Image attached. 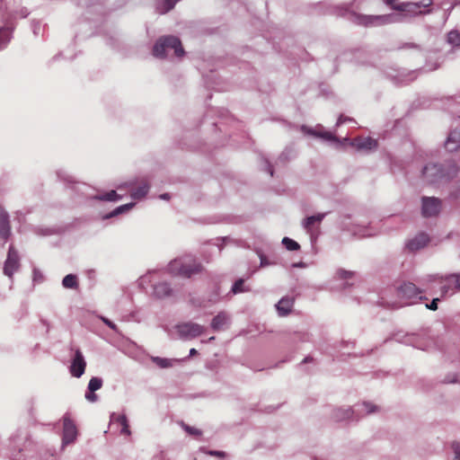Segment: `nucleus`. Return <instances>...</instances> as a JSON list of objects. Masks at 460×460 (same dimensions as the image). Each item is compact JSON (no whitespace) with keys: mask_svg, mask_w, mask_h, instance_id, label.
Here are the masks:
<instances>
[{"mask_svg":"<svg viewBox=\"0 0 460 460\" xmlns=\"http://www.w3.org/2000/svg\"><path fill=\"white\" fill-rule=\"evenodd\" d=\"M173 49L174 54L178 58H181L184 55V49L179 38L175 36H164L161 37L155 44L153 48V55L159 58L166 57V50Z\"/></svg>","mask_w":460,"mask_h":460,"instance_id":"nucleus-1","label":"nucleus"},{"mask_svg":"<svg viewBox=\"0 0 460 460\" xmlns=\"http://www.w3.org/2000/svg\"><path fill=\"white\" fill-rule=\"evenodd\" d=\"M169 270L172 274L190 278L192 275L200 273L203 270V266L195 260H190L188 261L174 260L170 263Z\"/></svg>","mask_w":460,"mask_h":460,"instance_id":"nucleus-2","label":"nucleus"},{"mask_svg":"<svg viewBox=\"0 0 460 460\" xmlns=\"http://www.w3.org/2000/svg\"><path fill=\"white\" fill-rule=\"evenodd\" d=\"M457 172V168L455 164L450 165L447 172L437 164H428L422 171L424 178L430 183L437 182L442 178H451Z\"/></svg>","mask_w":460,"mask_h":460,"instance_id":"nucleus-3","label":"nucleus"},{"mask_svg":"<svg viewBox=\"0 0 460 460\" xmlns=\"http://www.w3.org/2000/svg\"><path fill=\"white\" fill-rule=\"evenodd\" d=\"M397 296L402 299H414L420 300L427 299L426 296H421L423 291L419 288L412 282H403L396 288Z\"/></svg>","mask_w":460,"mask_h":460,"instance_id":"nucleus-4","label":"nucleus"},{"mask_svg":"<svg viewBox=\"0 0 460 460\" xmlns=\"http://www.w3.org/2000/svg\"><path fill=\"white\" fill-rule=\"evenodd\" d=\"M176 328L179 335L183 339H194L204 332L202 325L191 322L180 323Z\"/></svg>","mask_w":460,"mask_h":460,"instance_id":"nucleus-5","label":"nucleus"},{"mask_svg":"<svg viewBox=\"0 0 460 460\" xmlns=\"http://www.w3.org/2000/svg\"><path fill=\"white\" fill-rule=\"evenodd\" d=\"M20 268V257L15 248L11 245L8 250L7 258L4 262V273L13 278L15 271Z\"/></svg>","mask_w":460,"mask_h":460,"instance_id":"nucleus-6","label":"nucleus"},{"mask_svg":"<svg viewBox=\"0 0 460 460\" xmlns=\"http://www.w3.org/2000/svg\"><path fill=\"white\" fill-rule=\"evenodd\" d=\"M441 209V201L434 197L422 198V215L425 217H435L438 215Z\"/></svg>","mask_w":460,"mask_h":460,"instance_id":"nucleus-7","label":"nucleus"},{"mask_svg":"<svg viewBox=\"0 0 460 460\" xmlns=\"http://www.w3.org/2000/svg\"><path fill=\"white\" fill-rule=\"evenodd\" d=\"M77 436V429L74 421L68 414L63 418V442L66 444L72 443Z\"/></svg>","mask_w":460,"mask_h":460,"instance_id":"nucleus-8","label":"nucleus"},{"mask_svg":"<svg viewBox=\"0 0 460 460\" xmlns=\"http://www.w3.org/2000/svg\"><path fill=\"white\" fill-rule=\"evenodd\" d=\"M86 362L82 352L76 349L70 366V373L75 377H80L85 371Z\"/></svg>","mask_w":460,"mask_h":460,"instance_id":"nucleus-9","label":"nucleus"},{"mask_svg":"<svg viewBox=\"0 0 460 460\" xmlns=\"http://www.w3.org/2000/svg\"><path fill=\"white\" fill-rule=\"evenodd\" d=\"M325 214H317L306 217L303 222V226L310 235L317 233L318 226L321 224Z\"/></svg>","mask_w":460,"mask_h":460,"instance_id":"nucleus-10","label":"nucleus"},{"mask_svg":"<svg viewBox=\"0 0 460 460\" xmlns=\"http://www.w3.org/2000/svg\"><path fill=\"white\" fill-rule=\"evenodd\" d=\"M429 242V237L424 233L417 234L413 239L410 240L406 247L411 252L418 251L424 248Z\"/></svg>","mask_w":460,"mask_h":460,"instance_id":"nucleus-11","label":"nucleus"},{"mask_svg":"<svg viewBox=\"0 0 460 460\" xmlns=\"http://www.w3.org/2000/svg\"><path fill=\"white\" fill-rule=\"evenodd\" d=\"M445 284L442 286L441 290L444 295L452 291H460V277L459 275H450L444 279Z\"/></svg>","mask_w":460,"mask_h":460,"instance_id":"nucleus-12","label":"nucleus"},{"mask_svg":"<svg viewBox=\"0 0 460 460\" xmlns=\"http://www.w3.org/2000/svg\"><path fill=\"white\" fill-rule=\"evenodd\" d=\"M460 144V131L453 130L447 137V139L445 143V147L447 150L453 152L456 151Z\"/></svg>","mask_w":460,"mask_h":460,"instance_id":"nucleus-13","label":"nucleus"},{"mask_svg":"<svg viewBox=\"0 0 460 460\" xmlns=\"http://www.w3.org/2000/svg\"><path fill=\"white\" fill-rule=\"evenodd\" d=\"M420 7L421 5L416 3H401L398 5H394V10L404 12L411 14H417L421 13L420 10Z\"/></svg>","mask_w":460,"mask_h":460,"instance_id":"nucleus-14","label":"nucleus"},{"mask_svg":"<svg viewBox=\"0 0 460 460\" xmlns=\"http://www.w3.org/2000/svg\"><path fill=\"white\" fill-rule=\"evenodd\" d=\"M354 145L358 149L371 150L377 146V141L372 137H358L355 139Z\"/></svg>","mask_w":460,"mask_h":460,"instance_id":"nucleus-15","label":"nucleus"},{"mask_svg":"<svg viewBox=\"0 0 460 460\" xmlns=\"http://www.w3.org/2000/svg\"><path fill=\"white\" fill-rule=\"evenodd\" d=\"M294 300L292 298L283 297L276 305L277 310L281 316H285L291 312Z\"/></svg>","mask_w":460,"mask_h":460,"instance_id":"nucleus-16","label":"nucleus"},{"mask_svg":"<svg viewBox=\"0 0 460 460\" xmlns=\"http://www.w3.org/2000/svg\"><path fill=\"white\" fill-rule=\"evenodd\" d=\"M0 234L4 239H7L9 235L8 216L2 208H0Z\"/></svg>","mask_w":460,"mask_h":460,"instance_id":"nucleus-17","label":"nucleus"},{"mask_svg":"<svg viewBox=\"0 0 460 460\" xmlns=\"http://www.w3.org/2000/svg\"><path fill=\"white\" fill-rule=\"evenodd\" d=\"M154 293L157 297L162 298L170 296L172 289L167 283L162 282L155 286Z\"/></svg>","mask_w":460,"mask_h":460,"instance_id":"nucleus-18","label":"nucleus"},{"mask_svg":"<svg viewBox=\"0 0 460 460\" xmlns=\"http://www.w3.org/2000/svg\"><path fill=\"white\" fill-rule=\"evenodd\" d=\"M381 16H367V15H357L356 22L360 25L369 26L376 24V22L379 20H382Z\"/></svg>","mask_w":460,"mask_h":460,"instance_id":"nucleus-19","label":"nucleus"},{"mask_svg":"<svg viewBox=\"0 0 460 460\" xmlns=\"http://www.w3.org/2000/svg\"><path fill=\"white\" fill-rule=\"evenodd\" d=\"M227 315L225 313H219L216 315L211 323V327L214 330H220L227 322Z\"/></svg>","mask_w":460,"mask_h":460,"instance_id":"nucleus-20","label":"nucleus"},{"mask_svg":"<svg viewBox=\"0 0 460 460\" xmlns=\"http://www.w3.org/2000/svg\"><path fill=\"white\" fill-rule=\"evenodd\" d=\"M353 414V411L350 408L348 409H337L334 411V419L337 421L344 420L349 419Z\"/></svg>","mask_w":460,"mask_h":460,"instance_id":"nucleus-21","label":"nucleus"},{"mask_svg":"<svg viewBox=\"0 0 460 460\" xmlns=\"http://www.w3.org/2000/svg\"><path fill=\"white\" fill-rule=\"evenodd\" d=\"M134 205H135L134 203H128V204L119 206L117 208H115L113 211H111V213L104 216L103 218H111V217H116L123 212L129 210L130 208H132L134 207Z\"/></svg>","mask_w":460,"mask_h":460,"instance_id":"nucleus-22","label":"nucleus"},{"mask_svg":"<svg viewBox=\"0 0 460 460\" xmlns=\"http://www.w3.org/2000/svg\"><path fill=\"white\" fill-rule=\"evenodd\" d=\"M62 284L66 288H77V278L75 275L68 274L63 279Z\"/></svg>","mask_w":460,"mask_h":460,"instance_id":"nucleus-23","label":"nucleus"},{"mask_svg":"<svg viewBox=\"0 0 460 460\" xmlns=\"http://www.w3.org/2000/svg\"><path fill=\"white\" fill-rule=\"evenodd\" d=\"M148 190H149L148 184L143 183L142 185H140L138 188H137L136 190H134L131 192V197L133 199H141L146 195V193L148 192Z\"/></svg>","mask_w":460,"mask_h":460,"instance_id":"nucleus-24","label":"nucleus"},{"mask_svg":"<svg viewBox=\"0 0 460 460\" xmlns=\"http://www.w3.org/2000/svg\"><path fill=\"white\" fill-rule=\"evenodd\" d=\"M95 198L99 200L115 201L120 199L121 197L115 190H111Z\"/></svg>","mask_w":460,"mask_h":460,"instance_id":"nucleus-25","label":"nucleus"},{"mask_svg":"<svg viewBox=\"0 0 460 460\" xmlns=\"http://www.w3.org/2000/svg\"><path fill=\"white\" fill-rule=\"evenodd\" d=\"M117 422L121 427V433L122 434H124V435H129L130 434L128 421V419H127V417L125 415L118 416L117 417Z\"/></svg>","mask_w":460,"mask_h":460,"instance_id":"nucleus-26","label":"nucleus"},{"mask_svg":"<svg viewBox=\"0 0 460 460\" xmlns=\"http://www.w3.org/2000/svg\"><path fill=\"white\" fill-rule=\"evenodd\" d=\"M102 386V380L99 377H92L88 384V390L95 392Z\"/></svg>","mask_w":460,"mask_h":460,"instance_id":"nucleus-27","label":"nucleus"},{"mask_svg":"<svg viewBox=\"0 0 460 460\" xmlns=\"http://www.w3.org/2000/svg\"><path fill=\"white\" fill-rule=\"evenodd\" d=\"M447 41L453 46H460V33L456 31H452L447 34Z\"/></svg>","mask_w":460,"mask_h":460,"instance_id":"nucleus-28","label":"nucleus"},{"mask_svg":"<svg viewBox=\"0 0 460 460\" xmlns=\"http://www.w3.org/2000/svg\"><path fill=\"white\" fill-rule=\"evenodd\" d=\"M282 243L285 245V247L288 251H296V250H299V248H300V245L298 244V243H296V241H294L288 237H284L282 240Z\"/></svg>","mask_w":460,"mask_h":460,"instance_id":"nucleus-29","label":"nucleus"},{"mask_svg":"<svg viewBox=\"0 0 460 460\" xmlns=\"http://www.w3.org/2000/svg\"><path fill=\"white\" fill-rule=\"evenodd\" d=\"M243 284H244V280L243 279L236 280L232 288V292L234 294H237V293H242V292L247 291V289H245L243 288Z\"/></svg>","mask_w":460,"mask_h":460,"instance_id":"nucleus-30","label":"nucleus"},{"mask_svg":"<svg viewBox=\"0 0 460 460\" xmlns=\"http://www.w3.org/2000/svg\"><path fill=\"white\" fill-rule=\"evenodd\" d=\"M182 428L188 434H190L191 436L199 437L202 435L201 430H199V429H196L194 427H190L187 424L182 423Z\"/></svg>","mask_w":460,"mask_h":460,"instance_id":"nucleus-31","label":"nucleus"},{"mask_svg":"<svg viewBox=\"0 0 460 460\" xmlns=\"http://www.w3.org/2000/svg\"><path fill=\"white\" fill-rule=\"evenodd\" d=\"M153 361L155 362V364L162 368L172 367L170 360L167 358H162L157 357L154 358Z\"/></svg>","mask_w":460,"mask_h":460,"instance_id":"nucleus-32","label":"nucleus"},{"mask_svg":"<svg viewBox=\"0 0 460 460\" xmlns=\"http://www.w3.org/2000/svg\"><path fill=\"white\" fill-rule=\"evenodd\" d=\"M311 134L315 137L324 138L326 140H333L334 139V137L332 136V134L330 132H327V131H323V132L311 131Z\"/></svg>","mask_w":460,"mask_h":460,"instance_id":"nucleus-33","label":"nucleus"},{"mask_svg":"<svg viewBox=\"0 0 460 460\" xmlns=\"http://www.w3.org/2000/svg\"><path fill=\"white\" fill-rule=\"evenodd\" d=\"M452 449L455 453L454 460H460V444L458 442L452 443Z\"/></svg>","mask_w":460,"mask_h":460,"instance_id":"nucleus-34","label":"nucleus"},{"mask_svg":"<svg viewBox=\"0 0 460 460\" xmlns=\"http://www.w3.org/2000/svg\"><path fill=\"white\" fill-rule=\"evenodd\" d=\"M85 398H86V400H88L89 402H96V401H97V398H98V397H97V395L94 394V392H90V391H89V392H87V393L85 394Z\"/></svg>","mask_w":460,"mask_h":460,"instance_id":"nucleus-35","label":"nucleus"},{"mask_svg":"<svg viewBox=\"0 0 460 460\" xmlns=\"http://www.w3.org/2000/svg\"><path fill=\"white\" fill-rule=\"evenodd\" d=\"M102 322L107 325L109 326L111 330L113 331H117V325L115 323H113L111 321H110L109 319L105 318V317H102Z\"/></svg>","mask_w":460,"mask_h":460,"instance_id":"nucleus-36","label":"nucleus"},{"mask_svg":"<svg viewBox=\"0 0 460 460\" xmlns=\"http://www.w3.org/2000/svg\"><path fill=\"white\" fill-rule=\"evenodd\" d=\"M438 300H439L438 298H434L429 305H426L427 308H429V310H432V311L437 310Z\"/></svg>","mask_w":460,"mask_h":460,"instance_id":"nucleus-37","label":"nucleus"},{"mask_svg":"<svg viewBox=\"0 0 460 460\" xmlns=\"http://www.w3.org/2000/svg\"><path fill=\"white\" fill-rule=\"evenodd\" d=\"M364 406L366 407L368 413L374 412L376 411V406L371 403L365 402Z\"/></svg>","mask_w":460,"mask_h":460,"instance_id":"nucleus-38","label":"nucleus"},{"mask_svg":"<svg viewBox=\"0 0 460 460\" xmlns=\"http://www.w3.org/2000/svg\"><path fill=\"white\" fill-rule=\"evenodd\" d=\"M208 454L214 456H225V453L222 451H209Z\"/></svg>","mask_w":460,"mask_h":460,"instance_id":"nucleus-39","label":"nucleus"},{"mask_svg":"<svg viewBox=\"0 0 460 460\" xmlns=\"http://www.w3.org/2000/svg\"><path fill=\"white\" fill-rule=\"evenodd\" d=\"M385 3L390 5L394 9V5H398L399 4H396V0H385Z\"/></svg>","mask_w":460,"mask_h":460,"instance_id":"nucleus-40","label":"nucleus"},{"mask_svg":"<svg viewBox=\"0 0 460 460\" xmlns=\"http://www.w3.org/2000/svg\"><path fill=\"white\" fill-rule=\"evenodd\" d=\"M343 278H349L352 276V272L341 271Z\"/></svg>","mask_w":460,"mask_h":460,"instance_id":"nucleus-41","label":"nucleus"},{"mask_svg":"<svg viewBox=\"0 0 460 460\" xmlns=\"http://www.w3.org/2000/svg\"><path fill=\"white\" fill-rule=\"evenodd\" d=\"M197 354H198V351H197L196 349H190V357H193V356H195Z\"/></svg>","mask_w":460,"mask_h":460,"instance_id":"nucleus-42","label":"nucleus"},{"mask_svg":"<svg viewBox=\"0 0 460 460\" xmlns=\"http://www.w3.org/2000/svg\"><path fill=\"white\" fill-rule=\"evenodd\" d=\"M345 120L346 119L343 118V116H340V118L338 119V121H337V125L343 123Z\"/></svg>","mask_w":460,"mask_h":460,"instance_id":"nucleus-43","label":"nucleus"},{"mask_svg":"<svg viewBox=\"0 0 460 460\" xmlns=\"http://www.w3.org/2000/svg\"><path fill=\"white\" fill-rule=\"evenodd\" d=\"M161 199H169L170 197H169V194L168 193H164L163 195L160 196Z\"/></svg>","mask_w":460,"mask_h":460,"instance_id":"nucleus-44","label":"nucleus"},{"mask_svg":"<svg viewBox=\"0 0 460 460\" xmlns=\"http://www.w3.org/2000/svg\"><path fill=\"white\" fill-rule=\"evenodd\" d=\"M428 1H429V3H428V4H424V6H429V5H430L431 1H430V0H428Z\"/></svg>","mask_w":460,"mask_h":460,"instance_id":"nucleus-45","label":"nucleus"},{"mask_svg":"<svg viewBox=\"0 0 460 460\" xmlns=\"http://www.w3.org/2000/svg\"><path fill=\"white\" fill-rule=\"evenodd\" d=\"M5 31H5V29H2V30L0 31V33L2 34V33H4V32H5Z\"/></svg>","mask_w":460,"mask_h":460,"instance_id":"nucleus-46","label":"nucleus"}]
</instances>
